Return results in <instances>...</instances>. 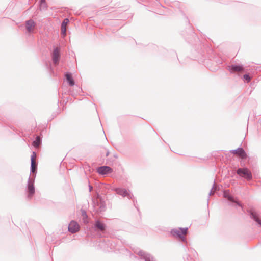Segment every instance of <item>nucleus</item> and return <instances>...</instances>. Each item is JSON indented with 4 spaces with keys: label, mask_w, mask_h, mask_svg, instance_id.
I'll return each mask as SVG.
<instances>
[{
    "label": "nucleus",
    "mask_w": 261,
    "mask_h": 261,
    "mask_svg": "<svg viewBox=\"0 0 261 261\" xmlns=\"http://www.w3.org/2000/svg\"><path fill=\"white\" fill-rule=\"evenodd\" d=\"M92 203L94 212L98 214H102L107 210L106 203L102 196L97 194L92 199Z\"/></svg>",
    "instance_id": "nucleus-1"
},
{
    "label": "nucleus",
    "mask_w": 261,
    "mask_h": 261,
    "mask_svg": "<svg viewBox=\"0 0 261 261\" xmlns=\"http://www.w3.org/2000/svg\"><path fill=\"white\" fill-rule=\"evenodd\" d=\"M35 175L33 177L29 176L27 185L25 188L27 197L29 200L31 199L35 193V188L34 185Z\"/></svg>",
    "instance_id": "nucleus-2"
},
{
    "label": "nucleus",
    "mask_w": 261,
    "mask_h": 261,
    "mask_svg": "<svg viewBox=\"0 0 261 261\" xmlns=\"http://www.w3.org/2000/svg\"><path fill=\"white\" fill-rule=\"evenodd\" d=\"M236 173L238 175L242 177L245 178L247 181H251L252 180L253 176L251 172L247 168H239Z\"/></svg>",
    "instance_id": "nucleus-3"
},
{
    "label": "nucleus",
    "mask_w": 261,
    "mask_h": 261,
    "mask_svg": "<svg viewBox=\"0 0 261 261\" xmlns=\"http://www.w3.org/2000/svg\"><path fill=\"white\" fill-rule=\"evenodd\" d=\"M223 196L227 199L229 205L233 206L234 204H236L239 206L242 207V204L238 200L236 199L233 196L229 193L228 190H224L223 193Z\"/></svg>",
    "instance_id": "nucleus-4"
},
{
    "label": "nucleus",
    "mask_w": 261,
    "mask_h": 261,
    "mask_svg": "<svg viewBox=\"0 0 261 261\" xmlns=\"http://www.w3.org/2000/svg\"><path fill=\"white\" fill-rule=\"evenodd\" d=\"M188 230L187 227H179L178 229L173 228L171 230L170 234L173 237L180 239L183 235L187 233Z\"/></svg>",
    "instance_id": "nucleus-5"
},
{
    "label": "nucleus",
    "mask_w": 261,
    "mask_h": 261,
    "mask_svg": "<svg viewBox=\"0 0 261 261\" xmlns=\"http://www.w3.org/2000/svg\"><path fill=\"white\" fill-rule=\"evenodd\" d=\"M51 57L54 65H58L61 58L60 48L54 46L53 51L51 54Z\"/></svg>",
    "instance_id": "nucleus-6"
},
{
    "label": "nucleus",
    "mask_w": 261,
    "mask_h": 261,
    "mask_svg": "<svg viewBox=\"0 0 261 261\" xmlns=\"http://www.w3.org/2000/svg\"><path fill=\"white\" fill-rule=\"evenodd\" d=\"M92 228L95 231L104 232L106 230V225L100 220L96 219Z\"/></svg>",
    "instance_id": "nucleus-7"
},
{
    "label": "nucleus",
    "mask_w": 261,
    "mask_h": 261,
    "mask_svg": "<svg viewBox=\"0 0 261 261\" xmlns=\"http://www.w3.org/2000/svg\"><path fill=\"white\" fill-rule=\"evenodd\" d=\"M227 69L231 73L236 72H244V66L241 64H232L227 67Z\"/></svg>",
    "instance_id": "nucleus-8"
},
{
    "label": "nucleus",
    "mask_w": 261,
    "mask_h": 261,
    "mask_svg": "<svg viewBox=\"0 0 261 261\" xmlns=\"http://www.w3.org/2000/svg\"><path fill=\"white\" fill-rule=\"evenodd\" d=\"M117 194L124 197H127L129 199H133L134 196L125 188H118L115 189Z\"/></svg>",
    "instance_id": "nucleus-9"
},
{
    "label": "nucleus",
    "mask_w": 261,
    "mask_h": 261,
    "mask_svg": "<svg viewBox=\"0 0 261 261\" xmlns=\"http://www.w3.org/2000/svg\"><path fill=\"white\" fill-rule=\"evenodd\" d=\"M97 172L100 175H104L111 173L113 169L108 166H102L97 169Z\"/></svg>",
    "instance_id": "nucleus-10"
},
{
    "label": "nucleus",
    "mask_w": 261,
    "mask_h": 261,
    "mask_svg": "<svg viewBox=\"0 0 261 261\" xmlns=\"http://www.w3.org/2000/svg\"><path fill=\"white\" fill-rule=\"evenodd\" d=\"M138 255L141 257V259H144L145 261H154V257L150 254L143 250L139 251Z\"/></svg>",
    "instance_id": "nucleus-11"
},
{
    "label": "nucleus",
    "mask_w": 261,
    "mask_h": 261,
    "mask_svg": "<svg viewBox=\"0 0 261 261\" xmlns=\"http://www.w3.org/2000/svg\"><path fill=\"white\" fill-rule=\"evenodd\" d=\"M68 231L72 233H75L80 230V226L77 222L75 221H71L68 227Z\"/></svg>",
    "instance_id": "nucleus-12"
},
{
    "label": "nucleus",
    "mask_w": 261,
    "mask_h": 261,
    "mask_svg": "<svg viewBox=\"0 0 261 261\" xmlns=\"http://www.w3.org/2000/svg\"><path fill=\"white\" fill-rule=\"evenodd\" d=\"M248 213L250 216V217L256 222L259 227H261V220L258 217V214L252 210H248Z\"/></svg>",
    "instance_id": "nucleus-13"
},
{
    "label": "nucleus",
    "mask_w": 261,
    "mask_h": 261,
    "mask_svg": "<svg viewBox=\"0 0 261 261\" xmlns=\"http://www.w3.org/2000/svg\"><path fill=\"white\" fill-rule=\"evenodd\" d=\"M230 152L232 154H238L239 157L242 159H246L247 157V154L245 151L244 149L242 147H239L235 150H232Z\"/></svg>",
    "instance_id": "nucleus-14"
},
{
    "label": "nucleus",
    "mask_w": 261,
    "mask_h": 261,
    "mask_svg": "<svg viewBox=\"0 0 261 261\" xmlns=\"http://www.w3.org/2000/svg\"><path fill=\"white\" fill-rule=\"evenodd\" d=\"M36 24L34 21L30 19L25 21V28L28 32L32 33L33 31V29L35 27Z\"/></svg>",
    "instance_id": "nucleus-15"
},
{
    "label": "nucleus",
    "mask_w": 261,
    "mask_h": 261,
    "mask_svg": "<svg viewBox=\"0 0 261 261\" xmlns=\"http://www.w3.org/2000/svg\"><path fill=\"white\" fill-rule=\"evenodd\" d=\"M65 78L70 86H73L75 84L74 79L70 72H67L65 73Z\"/></svg>",
    "instance_id": "nucleus-16"
},
{
    "label": "nucleus",
    "mask_w": 261,
    "mask_h": 261,
    "mask_svg": "<svg viewBox=\"0 0 261 261\" xmlns=\"http://www.w3.org/2000/svg\"><path fill=\"white\" fill-rule=\"evenodd\" d=\"M69 22V20L68 18H66L64 19L63 22L61 23V34L65 36L66 35V25L68 24Z\"/></svg>",
    "instance_id": "nucleus-17"
},
{
    "label": "nucleus",
    "mask_w": 261,
    "mask_h": 261,
    "mask_svg": "<svg viewBox=\"0 0 261 261\" xmlns=\"http://www.w3.org/2000/svg\"><path fill=\"white\" fill-rule=\"evenodd\" d=\"M106 245L107 246L108 248L110 247L111 250H112L114 248L115 244H114L110 240H103L100 242V245L102 246Z\"/></svg>",
    "instance_id": "nucleus-18"
},
{
    "label": "nucleus",
    "mask_w": 261,
    "mask_h": 261,
    "mask_svg": "<svg viewBox=\"0 0 261 261\" xmlns=\"http://www.w3.org/2000/svg\"><path fill=\"white\" fill-rule=\"evenodd\" d=\"M41 143V137L37 136L34 141H33L32 145L35 148L38 147Z\"/></svg>",
    "instance_id": "nucleus-19"
},
{
    "label": "nucleus",
    "mask_w": 261,
    "mask_h": 261,
    "mask_svg": "<svg viewBox=\"0 0 261 261\" xmlns=\"http://www.w3.org/2000/svg\"><path fill=\"white\" fill-rule=\"evenodd\" d=\"M37 170V164L36 163H31V173H32V176H36Z\"/></svg>",
    "instance_id": "nucleus-20"
},
{
    "label": "nucleus",
    "mask_w": 261,
    "mask_h": 261,
    "mask_svg": "<svg viewBox=\"0 0 261 261\" xmlns=\"http://www.w3.org/2000/svg\"><path fill=\"white\" fill-rule=\"evenodd\" d=\"M81 216L83 217V222L84 223H88V215L85 210L82 209L81 210Z\"/></svg>",
    "instance_id": "nucleus-21"
},
{
    "label": "nucleus",
    "mask_w": 261,
    "mask_h": 261,
    "mask_svg": "<svg viewBox=\"0 0 261 261\" xmlns=\"http://www.w3.org/2000/svg\"><path fill=\"white\" fill-rule=\"evenodd\" d=\"M40 10H45L47 8V5L45 0H40Z\"/></svg>",
    "instance_id": "nucleus-22"
},
{
    "label": "nucleus",
    "mask_w": 261,
    "mask_h": 261,
    "mask_svg": "<svg viewBox=\"0 0 261 261\" xmlns=\"http://www.w3.org/2000/svg\"><path fill=\"white\" fill-rule=\"evenodd\" d=\"M214 190V191H218L219 190V188L218 187V186H216L215 185V181H214V184H213V187L211 189V190H210L209 193H208V195L210 196L212 194V191L213 190Z\"/></svg>",
    "instance_id": "nucleus-23"
},
{
    "label": "nucleus",
    "mask_w": 261,
    "mask_h": 261,
    "mask_svg": "<svg viewBox=\"0 0 261 261\" xmlns=\"http://www.w3.org/2000/svg\"><path fill=\"white\" fill-rule=\"evenodd\" d=\"M243 80L245 82L249 83L251 80V77L248 74H245L243 75Z\"/></svg>",
    "instance_id": "nucleus-24"
},
{
    "label": "nucleus",
    "mask_w": 261,
    "mask_h": 261,
    "mask_svg": "<svg viewBox=\"0 0 261 261\" xmlns=\"http://www.w3.org/2000/svg\"><path fill=\"white\" fill-rule=\"evenodd\" d=\"M36 153L34 151L32 152V154L31 156V163H35L34 161V158L36 156Z\"/></svg>",
    "instance_id": "nucleus-25"
},
{
    "label": "nucleus",
    "mask_w": 261,
    "mask_h": 261,
    "mask_svg": "<svg viewBox=\"0 0 261 261\" xmlns=\"http://www.w3.org/2000/svg\"><path fill=\"white\" fill-rule=\"evenodd\" d=\"M185 261H194V260L190 255L187 254Z\"/></svg>",
    "instance_id": "nucleus-26"
},
{
    "label": "nucleus",
    "mask_w": 261,
    "mask_h": 261,
    "mask_svg": "<svg viewBox=\"0 0 261 261\" xmlns=\"http://www.w3.org/2000/svg\"><path fill=\"white\" fill-rule=\"evenodd\" d=\"M180 239H181V241L184 243H187V239L186 238V237H185V235H183L182 237H181Z\"/></svg>",
    "instance_id": "nucleus-27"
},
{
    "label": "nucleus",
    "mask_w": 261,
    "mask_h": 261,
    "mask_svg": "<svg viewBox=\"0 0 261 261\" xmlns=\"http://www.w3.org/2000/svg\"><path fill=\"white\" fill-rule=\"evenodd\" d=\"M47 66V68H48L49 69V71L50 72H53L54 71H53V68L51 66V64H49V65H48L47 64L46 65Z\"/></svg>",
    "instance_id": "nucleus-28"
},
{
    "label": "nucleus",
    "mask_w": 261,
    "mask_h": 261,
    "mask_svg": "<svg viewBox=\"0 0 261 261\" xmlns=\"http://www.w3.org/2000/svg\"><path fill=\"white\" fill-rule=\"evenodd\" d=\"M125 250H126L128 253H129V255H130V257H132V256H133V257H134V258H137V256H135V255H133V254L130 252V251L129 250H128L127 249H125Z\"/></svg>",
    "instance_id": "nucleus-29"
},
{
    "label": "nucleus",
    "mask_w": 261,
    "mask_h": 261,
    "mask_svg": "<svg viewBox=\"0 0 261 261\" xmlns=\"http://www.w3.org/2000/svg\"><path fill=\"white\" fill-rule=\"evenodd\" d=\"M93 189V187L90 185H89V192H91V191Z\"/></svg>",
    "instance_id": "nucleus-30"
},
{
    "label": "nucleus",
    "mask_w": 261,
    "mask_h": 261,
    "mask_svg": "<svg viewBox=\"0 0 261 261\" xmlns=\"http://www.w3.org/2000/svg\"><path fill=\"white\" fill-rule=\"evenodd\" d=\"M109 153H110V152H109V150H107V153H106V156H108Z\"/></svg>",
    "instance_id": "nucleus-31"
},
{
    "label": "nucleus",
    "mask_w": 261,
    "mask_h": 261,
    "mask_svg": "<svg viewBox=\"0 0 261 261\" xmlns=\"http://www.w3.org/2000/svg\"><path fill=\"white\" fill-rule=\"evenodd\" d=\"M208 204H209V198L207 199V206H208Z\"/></svg>",
    "instance_id": "nucleus-32"
},
{
    "label": "nucleus",
    "mask_w": 261,
    "mask_h": 261,
    "mask_svg": "<svg viewBox=\"0 0 261 261\" xmlns=\"http://www.w3.org/2000/svg\"><path fill=\"white\" fill-rule=\"evenodd\" d=\"M106 249L107 251H110V250H109V249H108V248H107V249Z\"/></svg>",
    "instance_id": "nucleus-33"
}]
</instances>
